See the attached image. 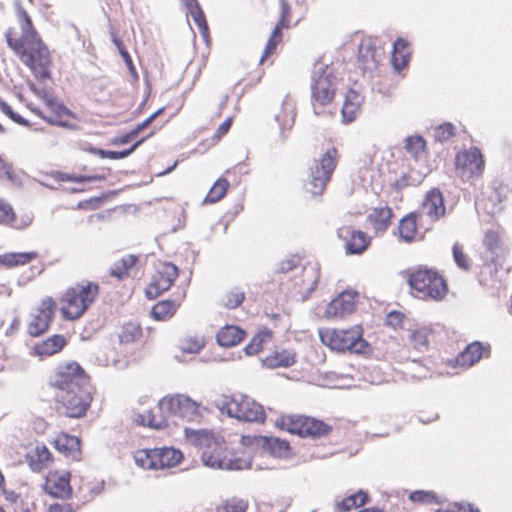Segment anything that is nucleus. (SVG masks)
I'll return each instance as SVG.
<instances>
[{
	"label": "nucleus",
	"mask_w": 512,
	"mask_h": 512,
	"mask_svg": "<svg viewBox=\"0 0 512 512\" xmlns=\"http://www.w3.org/2000/svg\"><path fill=\"white\" fill-rule=\"evenodd\" d=\"M393 210L389 206L375 207L367 216V222L374 232L384 233L392 223Z\"/></svg>",
	"instance_id": "25"
},
{
	"label": "nucleus",
	"mask_w": 512,
	"mask_h": 512,
	"mask_svg": "<svg viewBox=\"0 0 512 512\" xmlns=\"http://www.w3.org/2000/svg\"><path fill=\"white\" fill-rule=\"evenodd\" d=\"M38 257L39 253L37 251L6 252L0 254V266L8 269L24 266L37 259Z\"/></svg>",
	"instance_id": "31"
},
{
	"label": "nucleus",
	"mask_w": 512,
	"mask_h": 512,
	"mask_svg": "<svg viewBox=\"0 0 512 512\" xmlns=\"http://www.w3.org/2000/svg\"><path fill=\"white\" fill-rule=\"evenodd\" d=\"M336 76L328 67L315 72L311 82V106L317 116L335 115Z\"/></svg>",
	"instance_id": "6"
},
{
	"label": "nucleus",
	"mask_w": 512,
	"mask_h": 512,
	"mask_svg": "<svg viewBox=\"0 0 512 512\" xmlns=\"http://www.w3.org/2000/svg\"><path fill=\"white\" fill-rule=\"evenodd\" d=\"M340 154L336 147H330L318 159H315L309 169L307 191L314 196H321L332 179L337 168Z\"/></svg>",
	"instance_id": "9"
},
{
	"label": "nucleus",
	"mask_w": 512,
	"mask_h": 512,
	"mask_svg": "<svg viewBox=\"0 0 512 512\" xmlns=\"http://www.w3.org/2000/svg\"><path fill=\"white\" fill-rule=\"evenodd\" d=\"M298 266V259L291 257L281 261L277 267L278 273H287Z\"/></svg>",
	"instance_id": "60"
},
{
	"label": "nucleus",
	"mask_w": 512,
	"mask_h": 512,
	"mask_svg": "<svg viewBox=\"0 0 512 512\" xmlns=\"http://www.w3.org/2000/svg\"><path fill=\"white\" fill-rule=\"evenodd\" d=\"M411 295L424 301L440 302L448 294L446 278L435 268L418 266L407 273Z\"/></svg>",
	"instance_id": "4"
},
{
	"label": "nucleus",
	"mask_w": 512,
	"mask_h": 512,
	"mask_svg": "<svg viewBox=\"0 0 512 512\" xmlns=\"http://www.w3.org/2000/svg\"><path fill=\"white\" fill-rule=\"evenodd\" d=\"M55 402L64 414L70 418L84 417L93 400L92 386H83L75 390L55 394Z\"/></svg>",
	"instance_id": "12"
},
{
	"label": "nucleus",
	"mask_w": 512,
	"mask_h": 512,
	"mask_svg": "<svg viewBox=\"0 0 512 512\" xmlns=\"http://www.w3.org/2000/svg\"><path fill=\"white\" fill-rule=\"evenodd\" d=\"M247 505L243 500L229 499L216 508V512H246Z\"/></svg>",
	"instance_id": "55"
},
{
	"label": "nucleus",
	"mask_w": 512,
	"mask_h": 512,
	"mask_svg": "<svg viewBox=\"0 0 512 512\" xmlns=\"http://www.w3.org/2000/svg\"><path fill=\"white\" fill-rule=\"evenodd\" d=\"M406 151L413 157L418 158L426 151V141L421 136H410L406 139Z\"/></svg>",
	"instance_id": "47"
},
{
	"label": "nucleus",
	"mask_w": 512,
	"mask_h": 512,
	"mask_svg": "<svg viewBox=\"0 0 512 512\" xmlns=\"http://www.w3.org/2000/svg\"><path fill=\"white\" fill-rule=\"evenodd\" d=\"M99 294V284L88 280L67 287L59 298L61 317L67 321L79 320L95 303Z\"/></svg>",
	"instance_id": "3"
},
{
	"label": "nucleus",
	"mask_w": 512,
	"mask_h": 512,
	"mask_svg": "<svg viewBox=\"0 0 512 512\" xmlns=\"http://www.w3.org/2000/svg\"><path fill=\"white\" fill-rule=\"evenodd\" d=\"M404 314L399 311H392L386 317V324L393 329L401 328L404 321Z\"/></svg>",
	"instance_id": "59"
},
{
	"label": "nucleus",
	"mask_w": 512,
	"mask_h": 512,
	"mask_svg": "<svg viewBox=\"0 0 512 512\" xmlns=\"http://www.w3.org/2000/svg\"><path fill=\"white\" fill-rule=\"evenodd\" d=\"M178 276L179 269L176 265L170 262H158L155 265L150 283L145 289L146 297L150 300L156 299L171 288Z\"/></svg>",
	"instance_id": "15"
},
{
	"label": "nucleus",
	"mask_w": 512,
	"mask_h": 512,
	"mask_svg": "<svg viewBox=\"0 0 512 512\" xmlns=\"http://www.w3.org/2000/svg\"><path fill=\"white\" fill-rule=\"evenodd\" d=\"M221 409L240 421L264 423L266 419L263 406L242 393L224 395Z\"/></svg>",
	"instance_id": "10"
},
{
	"label": "nucleus",
	"mask_w": 512,
	"mask_h": 512,
	"mask_svg": "<svg viewBox=\"0 0 512 512\" xmlns=\"http://www.w3.org/2000/svg\"><path fill=\"white\" fill-rule=\"evenodd\" d=\"M158 448L139 449L134 453V460L137 466L148 469L157 470Z\"/></svg>",
	"instance_id": "42"
},
{
	"label": "nucleus",
	"mask_w": 512,
	"mask_h": 512,
	"mask_svg": "<svg viewBox=\"0 0 512 512\" xmlns=\"http://www.w3.org/2000/svg\"><path fill=\"white\" fill-rule=\"evenodd\" d=\"M362 97L355 90H349L345 96V101L342 106V117L346 123L355 120L357 113L361 108Z\"/></svg>",
	"instance_id": "36"
},
{
	"label": "nucleus",
	"mask_w": 512,
	"mask_h": 512,
	"mask_svg": "<svg viewBox=\"0 0 512 512\" xmlns=\"http://www.w3.org/2000/svg\"><path fill=\"white\" fill-rule=\"evenodd\" d=\"M158 410L169 417L193 420L200 416V404L183 394L166 395L158 402Z\"/></svg>",
	"instance_id": "14"
},
{
	"label": "nucleus",
	"mask_w": 512,
	"mask_h": 512,
	"mask_svg": "<svg viewBox=\"0 0 512 512\" xmlns=\"http://www.w3.org/2000/svg\"><path fill=\"white\" fill-rule=\"evenodd\" d=\"M183 458L181 451L174 448H158L157 470L178 465Z\"/></svg>",
	"instance_id": "41"
},
{
	"label": "nucleus",
	"mask_w": 512,
	"mask_h": 512,
	"mask_svg": "<svg viewBox=\"0 0 512 512\" xmlns=\"http://www.w3.org/2000/svg\"><path fill=\"white\" fill-rule=\"evenodd\" d=\"M139 259L136 255L128 254L117 260L110 268L109 274L118 280L129 277L131 270L137 265Z\"/></svg>",
	"instance_id": "34"
},
{
	"label": "nucleus",
	"mask_w": 512,
	"mask_h": 512,
	"mask_svg": "<svg viewBox=\"0 0 512 512\" xmlns=\"http://www.w3.org/2000/svg\"><path fill=\"white\" fill-rule=\"evenodd\" d=\"M359 294L353 290H345L330 301L324 311L328 320L344 319L355 312Z\"/></svg>",
	"instance_id": "19"
},
{
	"label": "nucleus",
	"mask_w": 512,
	"mask_h": 512,
	"mask_svg": "<svg viewBox=\"0 0 512 512\" xmlns=\"http://www.w3.org/2000/svg\"><path fill=\"white\" fill-rule=\"evenodd\" d=\"M482 243L485 248V252L490 254L491 261L496 262L499 258L500 252L502 251V242L499 231H486Z\"/></svg>",
	"instance_id": "40"
},
{
	"label": "nucleus",
	"mask_w": 512,
	"mask_h": 512,
	"mask_svg": "<svg viewBox=\"0 0 512 512\" xmlns=\"http://www.w3.org/2000/svg\"><path fill=\"white\" fill-rule=\"evenodd\" d=\"M279 11L280 16L275 24L271 34L268 38V41L265 45L263 54L260 58V63H263L266 59H268L271 55H273L277 49V46L282 43L283 29H290L292 22V9L287 0H279Z\"/></svg>",
	"instance_id": "18"
},
{
	"label": "nucleus",
	"mask_w": 512,
	"mask_h": 512,
	"mask_svg": "<svg viewBox=\"0 0 512 512\" xmlns=\"http://www.w3.org/2000/svg\"><path fill=\"white\" fill-rule=\"evenodd\" d=\"M90 376L76 361L60 363L50 373L47 385L55 394L89 386Z\"/></svg>",
	"instance_id": "8"
},
{
	"label": "nucleus",
	"mask_w": 512,
	"mask_h": 512,
	"mask_svg": "<svg viewBox=\"0 0 512 512\" xmlns=\"http://www.w3.org/2000/svg\"><path fill=\"white\" fill-rule=\"evenodd\" d=\"M436 333L430 327H420L412 331L410 343L412 347L419 351H425L429 348L431 342H435Z\"/></svg>",
	"instance_id": "37"
},
{
	"label": "nucleus",
	"mask_w": 512,
	"mask_h": 512,
	"mask_svg": "<svg viewBox=\"0 0 512 512\" xmlns=\"http://www.w3.org/2000/svg\"><path fill=\"white\" fill-rule=\"evenodd\" d=\"M425 213L432 219L438 220L445 214L444 198L438 189H432L426 194L422 204Z\"/></svg>",
	"instance_id": "27"
},
{
	"label": "nucleus",
	"mask_w": 512,
	"mask_h": 512,
	"mask_svg": "<svg viewBox=\"0 0 512 512\" xmlns=\"http://www.w3.org/2000/svg\"><path fill=\"white\" fill-rule=\"evenodd\" d=\"M232 123H233V118L232 117H228L223 123H221L219 125V127L217 128V131L214 135V138L216 139H221L224 135H226L228 133V131L230 130L231 126H232Z\"/></svg>",
	"instance_id": "62"
},
{
	"label": "nucleus",
	"mask_w": 512,
	"mask_h": 512,
	"mask_svg": "<svg viewBox=\"0 0 512 512\" xmlns=\"http://www.w3.org/2000/svg\"><path fill=\"white\" fill-rule=\"evenodd\" d=\"M187 10L189 11V13H190L194 23L198 27L199 32L203 36H207L208 35V30H209L208 29V24H207V21H206L205 14L202 11L199 3L197 2V3L193 4L192 6L188 7Z\"/></svg>",
	"instance_id": "46"
},
{
	"label": "nucleus",
	"mask_w": 512,
	"mask_h": 512,
	"mask_svg": "<svg viewBox=\"0 0 512 512\" xmlns=\"http://www.w3.org/2000/svg\"><path fill=\"white\" fill-rule=\"evenodd\" d=\"M16 220V213L12 205L3 198H0V224L13 226Z\"/></svg>",
	"instance_id": "52"
},
{
	"label": "nucleus",
	"mask_w": 512,
	"mask_h": 512,
	"mask_svg": "<svg viewBox=\"0 0 512 512\" xmlns=\"http://www.w3.org/2000/svg\"><path fill=\"white\" fill-rule=\"evenodd\" d=\"M37 95L44 101L46 111L30 106V110L35 115L51 125L65 127L68 129H76L78 127V116L69 110L63 103L57 101L56 97L52 93L43 90L41 92H37Z\"/></svg>",
	"instance_id": "11"
},
{
	"label": "nucleus",
	"mask_w": 512,
	"mask_h": 512,
	"mask_svg": "<svg viewBox=\"0 0 512 512\" xmlns=\"http://www.w3.org/2000/svg\"><path fill=\"white\" fill-rule=\"evenodd\" d=\"M203 337L198 335L186 336L180 341V348L186 353H198L204 347Z\"/></svg>",
	"instance_id": "49"
},
{
	"label": "nucleus",
	"mask_w": 512,
	"mask_h": 512,
	"mask_svg": "<svg viewBox=\"0 0 512 512\" xmlns=\"http://www.w3.org/2000/svg\"><path fill=\"white\" fill-rule=\"evenodd\" d=\"M71 473L65 470L49 471L43 484L44 491L52 497L69 499L72 497L73 489L70 484Z\"/></svg>",
	"instance_id": "20"
},
{
	"label": "nucleus",
	"mask_w": 512,
	"mask_h": 512,
	"mask_svg": "<svg viewBox=\"0 0 512 512\" xmlns=\"http://www.w3.org/2000/svg\"><path fill=\"white\" fill-rule=\"evenodd\" d=\"M320 269L316 265H307L303 267L296 284L303 294L314 291L319 283Z\"/></svg>",
	"instance_id": "30"
},
{
	"label": "nucleus",
	"mask_w": 512,
	"mask_h": 512,
	"mask_svg": "<svg viewBox=\"0 0 512 512\" xmlns=\"http://www.w3.org/2000/svg\"><path fill=\"white\" fill-rule=\"evenodd\" d=\"M452 254L456 265L460 269L464 271L470 270L472 263L469 256L465 253L462 245L459 243H454L452 247Z\"/></svg>",
	"instance_id": "51"
},
{
	"label": "nucleus",
	"mask_w": 512,
	"mask_h": 512,
	"mask_svg": "<svg viewBox=\"0 0 512 512\" xmlns=\"http://www.w3.org/2000/svg\"><path fill=\"white\" fill-rule=\"evenodd\" d=\"M245 299V293L238 288L227 291L222 297V305L227 309L239 307Z\"/></svg>",
	"instance_id": "48"
},
{
	"label": "nucleus",
	"mask_w": 512,
	"mask_h": 512,
	"mask_svg": "<svg viewBox=\"0 0 512 512\" xmlns=\"http://www.w3.org/2000/svg\"><path fill=\"white\" fill-rule=\"evenodd\" d=\"M25 459L33 472H41L54 461L53 454L45 444H37L34 448L30 449Z\"/></svg>",
	"instance_id": "23"
},
{
	"label": "nucleus",
	"mask_w": 512,
	"mask_h": 512,
	"mask_svg": "<svg viewBox=\"0 0 512 512\" xmlns=\"http://www.w3.org/2000/svg\"><path fill=\"white\" fill-rule=\"evenodd\" d=\"M263 362L268 368H287L295 364L296 354L290 350L274 351Z\"/></svg>",
	"instance_id": "38"
},
{
	"label": "nucleus",
	"mask_w": 512,
	"mask_h": 512,
	"mask_svg": "<svg viewBox=\"0 0 512 512\" xmlns=\"http://www.w3.org/2000/svg\"><path fill=\"white\" fill-rule=\"evenodd\" d=\"M337 235L344 241L347 254H362L371 244V237L366 232L350 226L339 228Z\"/></svg>",
	"instance_id": "21"
},
{
	"label": "nucleus",
	"mask_w": 512,
	"mask_h": 512,
	"mask_svg": "<svg viewBox=\"0 0 512 512\" xmlns=\"http://www.w3.org/2000/svg\"><path fill=\"white\" fill-rule=\"evenodd\" d=\"M266 445L277 457H287L290 454V444L287 440L271 437L266 439Z\"/></svg>",
	"instance_id": "45"
},
{
	"label": "nucleus",
	"mask_w": 512,
	"mask_h": 512,
	"mask_svg": "<svg viewBox=\"0 0 512 512\" xmlns=\"http://www.w3.org/2000/svg\"><path fill=\"white\" fill-rule=\"evenodd\" d=\"M319 338L326 347L338 353L367 354L370 351L361 325L349 328H324L319 331Z\"/></svg>",
	"instance_id": "5"
},
{
	"label": "nucleus",
	"mask_w": 512,
	"mask_h": 512,
	"mask_svg": "<svg viewBox=\"0 0 512 512\" xmlns=\"http://www.w3.org/2000/svg\"><path fill=\"white\" fill-rule=\"evenodd\" d=\"M62 179L63 180H68V181H72V182H77V183H84V182H92V181L100 180L101 177H99L97 175H92V176L65 175V177H63Z\"/></svg>",
	"instance_id": "61"
},
{
	"label": "nucleus",
	"mask_w": 512,
	"mask_h": 512,
	"mask_svg": "<svg viewBox=\"0 0 512 512\" xmlns=\"http://www.w3.org/2000/svg\"><path fill=\"white\" fill-rule=\"evenodd\" d=\"M489 354V346H484L480 342H473L469 344L464 351L459 353L454 362L456 366L466 369L473 366L482 358L488 357Z\"/></svg>",
	"instance_id": "22"
},
{
	"label": "nucleus",
	"mask_w": 512,
	"mask_h": 512,
	"mask_svg": "<svg viewBox=\"0 0 512 512\" xmlns=\"http://www.w3.org/2000/svg\"><path fill=\"white\" fill-rule=\"evenodd\" d=\"M119 337L121 342L136 341L142 337V328L139 324L129 322L123 326Z\"/></svg>",
	"instance_id": "50"
},
{
	"label": "nucleus",
	"mask_w": 512,
	"mask_h": 512,
	"mask_svg": "<svg viewBox=\"0 0 512 512\" xmlns=\"http://www.w3.org/2000/svg\"><path fill=\"white\" fill-rule=\"evenodd\" d=\"M56 309L57 303L51 296L43 298L31 315L27 324V333L31 337H39L45 334L54 320Z\"/></svg>",
	"instance_id": "16"
},
{
	"label": "nucleus",
	"mask_w": 512,
	"mask_h": 512,
	"mask_svg": "<svg viewBox=\"0 0 512 512\" xmlns=\"http://www.w3.org/2000/svg\"><path fill=\"white\" fill-rule=\"evenodd\" d=\"M138 135L135 133L134 130H131L130 132L126 133V134H123L121 136H118L116 138L113 139L112 143L114 145H123V144H127L128 142L132 141L133 139H135Z\"/></svg>",
	"instance_id": "64"
},
{
	"label": "nucleus",
	"mask_w": 512,
	"mask_h": 512,
	"mask_svg": "<svg viewBox=\"0 0 512 512\" xmlns=\"http://www.w3.org/2000/svg\"><path fill=\"white\" fill-rule=\"evenodd\" d=\"M411 52L409 43L403 39L398 38L393 44V51L391 62L396 71L403 70L409 63Z\"/></svg>",
	"instance_id": "33"
},
{
	"label": "nucleus",
	"mask_w": 512,
	"mask_h": 512,
	"mask_svg": "<svg viewBox=\"0 0 512 512\" xmlns=\"http://www.w3.org/2000/svg\"><path fill=\"white\" fill-rule=\"evenodd\" d=\"M17 22L18 26H11L5 32L8 47L30 69L35 78H51V53L22 7L17 9Z\"/></svg>",
	"instance_id": "1"
},
{
	"label": "nucleus",
	"mask_w": 512,
	"mask_h": 512,
	"mask_svg": "<svg viewBox=\"0 0 512 512\" xmlns=\"http://www.w3.org/2000/svg\"><path fill=\"white\" fill-rule=\"evenodd\" d=\"M0 181L6 182L13 187H17L22 184V174L12 165V163H9L4 159L0 164Z\"/></svg>",
	"instance_id": "43"
},
{
	"label": "nucleus",
	"mask_w": 512,
	"mask_h": 512,
	"mask_svg": "<svg viewBox=\"0 0 512 512\" xmlns=\"http://www.w3.org/2000/svg\"><path fill=\"white\" fill-rule=\"evenodd\" d=\"M185 295L179 299H166L153 305L150 315L156 321H167L171 319L180 308Z\"/></svg>",
	"instance_id": "28"
},
{
	"label": "nucleus",
	"mask_w": 512,
	"mask_h": 512,
	"mask_svg": "<svg viewBox=\"0 0 512 512\" xmlns=\"http://www.w3.org/2000/svg\"><path fill=\"white\" fill-rule=\"evenodd\" d=\"M0 111L9 117L12 121L17 124L27 126L28 122L21 117L19 114L15 113L13 109L8 105L3 99L0 98Z\"/></svg>",
	"instance_id": "56"
},
{
	"label": "nucleus",
	"mask_w": 512,
	"mask_h": 512,
	"mask_svg": "<svg viewBox=\"0 0 512 512\" xmlns=\"http://www.w3.org/2000/svg\"><path fill=\"white\" fill-rule=\"evenodd\" d=\"M47 512H74L70 503H52L47 507Z\"/></svg>",
	"instance_id": "63"
},
{
	"label": "nucleus",
	"mask_w": 512,
	"mask_h": 512,
	"mask_svg": "<svg viewBox=\"0 0 512 512\" xmlns=\"http://www.w3.org/2000/svg\"><path fill=\"white\" fill-rule=\"evenodd\" d=\"M54 448L64 456L73 460H79L81 456V440L80 438L69 435L65 432L57 434L53 441Z\"/></svg>",
	"instance_id": "24"
},
{
	"label": "nucleus",
	"mask_w": 512,
	"mask_h": 512,
	"mask_svg": "<svg viewBox=\"0 0 512 512\" xmlns=\"http://www.w3.org/2000/svg\"><path fill=\"white\" fill-rule=\"evenodd\" d=\"M409 500L421 504L437 503V495L432 491L416 490L410 493Z\"/></svg>",
	"instance_id": "54"
},
{
	"label": "nucleus",
	"mask_w": 512,
	"mask_h": 512,
	"mask_svg": "<svg viewBox=\"0 0 512 512\" xmlns=\"http://www.w3.org/2000/svg\"><path fill=\"white\" fill-rule=\"evenodd\" d=\"M190 439L202 451L201 458L204 465L227 470L243 469L245 462L229 451L223 438L201 430L193 432Z\"/></svg>",
	"instance_id": "2"
},
{
	"label": "nucleus",
	"mask_w": 512,
	"mask_h": 512,
	"mask_svg": "<svg viewBox=\"0 0 512 512\" xmlns=\"http://www.w3.org/2000/svg\"><path fill=\"white\" fill-rule=\"evenodd\" d=\"M146 138H142L138 141H136L129 149L123 150V151H111L108 155V159L117 160V159H123L132 154L137 147H139Z\"/></svg>",
	"instance_id": "57"
},
{
	"label": "nucleus",
	"mask_w": 512,
	"mask_h": 512,
	"mask_svg": "<svg viewBox=\"0 0 512 512\" xmlns=\"http://www.w3.org/2000/svg\"><path fill=\"white\" fill-rule=\"evenodd\" d=\"M455 134V126L450 122H446L436 127L434 137L436 141L446 142L450 140L452 137H454Z\"/></svg>",
	"instance_id": "53"
},
{
	"label": "nucleus",
	"mask_w": 512,
	"mask_h": 512,
	"mask_svg": "<svg viewBox=\"0 0 512 512\" xmlns=\"http://www.w3.org/2000/svg\"><path fill=\"white\" fill-rule=\"evenodd\" d=\"M417 213H410L403 217L398 225L399 237L405 242H411L418 236V219Z\"/></svg>",
	"instance_id": "35"
},
{
	"label": "nucleus",
	"mask_w": 512,
	"mask_h": 512,
	"mask_svg": "<svg viewBox=\"0 0 512 512\" xmlns=\"http://www.w3.org/2000/svg\"><path fill=\"white\" fill-rule=\"evenodd\" d=\"M133 421L140 426L149 427L156 430L165 429L168 427V420L165 414L158 410L155 413L153 410H146L134 416Z\"/></svg>",
	"instance_id": "29"
},
{
	"label": "nucleus",
	"mask_w": 512,
	"mask_h": 512,
	"mask_svg": "<svg viewBox=\"0 0 512 512\" xmlns=\"http://www.w3.org/2000/svg\"><path fill=\"white\" fill-rule=\"evenodd\" d=\"M384 56L385 47L378 38H362L358 47L357 64L364 72L376 70Z\"/></svg>",
	"instance_id": "17"
},
{
	"label": "nucleus",
	"mask_w": 512,
	"mask_h": 512,
	"mask_svg": "<svg viewBox=\"0 0 512 512\" xmlns=\"http://www.w3.org/2000/svg\"><path fill=\"white\" fill-rule=\"evenodd\" d=\"M8 512H31V508L20 496H16L8 505Z\"/></svg>",
	"instance_id": "58"
},
{
	"label": "nucleus",
	"mask_w": 512,
	"mask_h": 512,
	"mask_svg": "<svg viewBox=\"0 0 512 512\" xmlns=\"http://www.w3.org/2000/svg\"><path fill=\"white\" fill-rule=\"evenodd\" d=\"M275 426L302 438L319 439L332 432V426L322 420L300 414H282L275 419Z\"/></svg>",
	"instance_id": "7"
},
{
	"label": "nucleus",
	"mask_w": 512,
	"mask_h": 512,
	"mask_svg": "<svg viewBox=\"0 0 512 512\" xmlns=\"http://www.w3.org/2000/svg\"><path fill=\"white\" fill-rule=\"evenodd\" d=\"M369 501L367 492L359 490L358 492L351 494L341 501L336 502L335 510L337 512H349L353 509L364 506Z\"/></svg>",
	"instance_id": "39"
},
{
	"label": "nucleus",
	"mask_w": 512,
	"mask_h": 512,
	"mask_svg": "<svg viewBox=\"0 0 512 512\" xmlns=\"http://www.w3.org/2000/svg\"><path fill=\"white\" fill-rule=\"evenodd\" d=\"M246 332L236 325H226L217 333V342L222 347H233L240 344Z\"/></svg>",
	"instance_id": "32"
},
{
	"label": "nucleus",
	"mask_w": 512,
	"mask_h": 512,
	"mask_svg": "<svg viewBox=\"0 0 512 512\" xmlns=\"http://www.w3.org/2000/svg\"><path fill=\"white\" fill-rule=\"evenodd\" d=\"M67 345V339L62 334H54L51 337L37 343L33 347L35 355L49 357L61 352Z\"/></svg>",
	"instance_id": "26"
},
{
	"label": "nucleus",
	"mask_w": 512,
	"mask_h": 512,
	"mask_svg": "<svg viewBox=\"0 0 512 512\" xmlns=\"http://www.w3.org/2000/svg\"><path fill=\"white\" fill-rule=\"evenodd\" d=\"M230 184L227 179L219 178L208 191L204 203L213 204L220 201L227 193Z\"/></svg>",
	"instance_id": "44"
},
{
	"label": "nucleus",
	"mask_w": 512,
	"mask_h": 512,
	"mask_svg": "<svg viewBox=\"0 0 512 512\" xmlns=\"http://www.w3.org/2000/svg\"><path fill=\"white\" fill-rule=\"evenodd\" d=\"M454 163L457 175L468 182L482 177L485 170V159L478 147H470L457 152Z\"/></svg>",
	"instance_id": "13"
}]
</instances>
